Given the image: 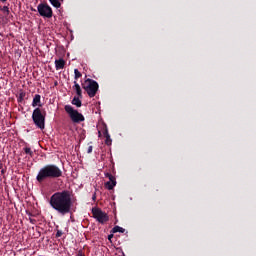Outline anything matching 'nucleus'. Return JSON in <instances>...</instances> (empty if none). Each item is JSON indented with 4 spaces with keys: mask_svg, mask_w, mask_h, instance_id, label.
<instances>
[{
    "mask_svg": "<svg viewBox=\"0 0 256 256\" xmlns=\"http://www.w3.org/2000/svg\"><path fill=\"white\" fill-rule=\"evenodd\" d=\"M7 0H0L1 3H6Z\"/></svg>",
    "mask_w": 256,
    "mask_h": 256,
    "instance_id": "25",
    "label": "nucleus"
},
{
    "mask_svg": "<svg viewBox=\"0 0 256 256\" xmlns=\"http://www.w3.org/2000/svg\"><path fill=\"white\" fill-rule=\"evenodd\" d=\"M92 215L101 225H105V223L109 221V215L103 212L100 208H92Z\"/></svg>",
    "mask_w": 256,
    "mask_h": 256,
    "instance_id": "6",
    "label": "nucleus"
},
{
    "mask_svg": "<svg viewBox=\"0 0 256 256\" xmlns=\"http://www.w3.org/2000/svg\"><path fill=\"white\" fill-rule=\"evenodd\" d=\"M112 237H113V234L108 235V240L111 241Z\"/></svg>",
    "mask_w": 256,
    "mask_h": 256,
    "instance_id": "24",
    "label": "nucleus"
},
{
    "mask_svg": "<svg viewBox=\"0 0 256 256\" xmlns=\"http://www.w3.org/2000/svg\"><path fill=\"white\" fill-rule=\"evenodd\" d=\"M51 5H53V7H56V9H59V7H61V2H59V0H49Z\"/></svg>",
    "mask_w": 256,
    "mask_h": 256,
    "instance_id": "15",
    "label": "nucleus"
},
{
    "mask_svg": "<svg viewBox=\"0 0 256 256\" xmlns=\"http://www.w3.org/2000/svg\"><path fill=\"white\" fill-rule=\"evenodd\" d=\"M105 177H107V179H109V181L111 182H113V181H117V179L115 178V176H113L111 173H109V172H106L105 173Z\"/></svg>",
    "mask_w": 256,
    "mask_h": 256,
    "instance_id": "18",
    "label": "nucleus"
},
{
    "mask_svg": "<svg viewBox=\"0 0 256 256\" xmlns=\"http://www.w3.org/2000/svg\"><path fill=\"white\" fill-rule=\"evenodd\" d=\"M1 11H3L4 15H9L10 11H9V6H3L1 8Z\"/></svg>",
    "mask_w": 256,
    "mask_h": 256,
    "instance_id": "19",
    "label": "nucleus"
},
{
    "mask_svg": "<svg viewBox=\"0 0 256 256\" xmlns=\"http://www.w3.org/2000/svg\"><path fill=\"white\" fill-rule=\"evenodd\" d=\"M55 67H56V71L64 69L65 68V60H63L62 58H60L59 60H55Z\"/></svg>",
    "mask_w": 256,
    "mask_h": 256,
    "instance_id": "10",
    "label": "nucleus"
},
{
    "mask_svg": "<svg viewBox=\"0 0 256 256\" xmlns=\"http://www.w3.org/2000/svg\"><path fill=\"white\" fill-rule=\"evenodd\" d=\"M37 9L41 17H46L47 19H51V17H53V9H51V6L48 4L40 3Z\"/></svg>",
    "mask_w": 256,
    "mask_h": 256,
    "instance_id": "7",
    "label": "nucleus"
},
{
    "mask_svg": "<svg viewBox=\"0 0 256 256\" xmlns=\"http://www.w3.org/2000/svg\"><path fill=\"white\" fill-rule=\"evenodd\" d=\"M24 152L26 153V155H29L30 157H33V155H35L33 150H31V148H29V147H25Z\"/></svg>",
    "mask_w": 256,
    "mask_h": 256,
    "instance_id": "17",
    "label": "nucleus"
},
{
    "mask_svg": "<svg viewBox=\"0 0 256 256\" xmlns=\"http://www.w3.org/2000/svg\"><path fill=\"white\" fill-rule=\"evenodd\" d=\"M112 233H125V229L120 226H115L114 229H112Z\"/></svg>",
    "mask_w": 256,
    "mask_h": 256,
    "instance_id": "14",
    "label": "nucleus"
},
{
    "mask_svg": "<svg viewBox=\"0 0 256 256\" xmlns=\"http://www.w3.org/2000/svg\"><path fill=\"white\" fill-rule=\"evenodd\" d=\"M73 89L76 92V95L80 97V99H83V91L81 90V86L79 83H77V81H74Z\"/></svg>",
    "mask_w": 256,
    "mask_h": 256,
    "instance_id": "8",
    "label": "nucleus"
},
{
    "mask_svg": "<svg viewBox=\"0 0 256 256\" xmlns=\"http://www.w3.org/2000/svg\"><path fill=\"white\" fill-rule=\"evenodd\" d=\"M93 199H96V196H95V195L93 196Z\"/></svg>",
    "mask_w": 256,
    "mask_h": 256,
    "instance_id": "26",
    "label": "nucleus"
},
{
    "mask_svg": "<svg viewBox=\"0 0 256 256\" xmlns=\"http://www.w3.org/2000/svg\"><path fill=\"white\" fill-rule=\"evenodd\" d=\"M45 117H47V112L45 110H41L39 107L33 110L32 120L38 129H45Z\"/></svg>",
    "mask_w": 256,
    "mask_h": 256,
    "instance_id": "3",
    "label": "nucleus"
},
{
    "mask_svg": "<svg viewBox=\"0 0 256 256\" xmlns=\"http://www.w3.org/2000/svg\"><path fill=\"white\" fill-rule=\"evenodd\" d=\"M71 195L72 193L69 190L54 193L49 200L50 207L60 215L71 213V207H73V198H71Z\"/></svg>",
    "mask_w": 256,
    "mask_h": 256,
    "instance_id": "1",
    "label": "nucleus"
},
{
    "mask_svg": "<svg viewBox=\"0 0 256 256\" xmlns=\"http://www.w3.org/2000/svg\"><path fill=\"white\" fill-rule=\"evenodd\" d=\"M87 153H93V146H89V147H88Z\"/></svg>",
    "mask_w": 256,
    "mask_h": 256,
    "instance_id": "23",
    "label": "nucleus"
},
{
    "mask_svg": "<svg viewBox=\"0 0 256 256\" xmlns=\"http://www.w3.org/2000/svg\"><path fill=\"white\" fill-rule=\"evenodd\" d=\"M32 107H43V105H41V95L36 94L34 96L32 101Z\"/></svg>",
    "mask_w": 256,
    "mask_h": 256,
    "instance_id": "9",
    "label": "nucleus"
},
{
    "mask_svg": "<svg viewBox=\"0 0 256 256\" xmlns=\"http://www.w3.org/2000/svg\"><path fill=\"white\" fill-rule=\"evenodd\" d=\"M103 135L105 137V144L106 145H111V143H113V140H111V135H109V130L107 128H105Z\"/></svg>",
    "mask_w": 256,
    "mask_h": 256,
    "instance_id": "11",
    "label": "nucleus"
},
{
    "mask_svg": "<svg viewBox=\"0 0 256 256\" xmlns=\"http://www.w3.org/2000/svg\"><path fill=\"white\" fill-rule=\"evenodd\" d=\"M62 235H63V231L57 230V232H56V239H59V237H61Z\"/></svg>",
    "mask_w": 256,
    "mask_h": 256,
    "instance_id": "21",
    "label": "nucleus"
},
{
    "mask_svg": "<svg viewBox=\"0 0 256 256\" xmlns=\"http://www.w3.org/2000/svg\"><path fill=\"white\" fill-rule=\"evenodd\" d=\"M74 79L77 81V79H81V77H83V74L80 73V71L78 69L74 70Z\"/></svg>",
    "mask_w": 256,
    "mask_h": 256,
    "instance_id": "16",
    "label": "nucleus"
},
{
    "mask_svg": "<svg viewBox=\"0 0 256 256\" xmlns=\"http://www.w3.org/2000/svg\"><path fill=\"white\" fill-rule=\"evenodd\" d=\"M66 113H68L71 121L73 123H81L83 121H85V116H83V114L79 113V111L75 110L73 108V106L71 105H66L64 107Z\"/></svg>",
    "mask_w": 256,
    "mask_h": 256,
    "instance_id": "5",
    "label": "nucleus"
},
{
    "mask_svg": "<svg viewBox=\"0 0 256 256\" xmlns=\"http://www.w3.org/2000/svg\"><path fill=\"white\" fill-rule=\"evenodd\" d=\"M82 89L86 91L87 95L90 98H93L97 95V92L99 91V83L97 81L88 78L82 83Z\"/></svg>",
    "mask_w": 256,
    "mask_h": 256,
    "instance_id": "4",
    "label": "nucleus"
},
{
    "mask_svg": "<svg viewBox=\"0 0 256 256\" xmlns=\"http://www.w3.org/2000/svg\"><path fill=\"white\" fill-rule=\"evenodd\" d=\"M117 185V181H108L104 184V187L108 189V191H112Z\"/></svg>",
    "mask_w": 256,
    "mask_h": 256,
    "instance_id": "12",
    "label": "nucleus"
},
{
    "mask_svg": "<svg viewBox=\"0 0 256 256\" xmlns=\"http://www.w3.org/2000/svg\"><path fill=\"white\" fill-rule=\"evenodd\" d=\"M72 105H76L77 107H81V105H82L81 97L75 96V97L72 99Z\"/></svg>",
    "mask_w": 256,
    "mask_h": 256,
    "instance_id": "13",
    "label": "nucleus"
},
{
    "mask_svg": "<svg viewBox=\"0 0 256 256\" xmlns=\"http://www.w3.org/2000/svg\"><path fill=\"white\" fill-rule=\"evenodd\" d=\"M60 177H63V170H61L59 166L55 164H46L38 171L36 181L45 183V181H49V179H59Z\"/></svg>",
    "mask_w": 256,
    "mask_h": 256,
    "instance_id": "2",
    "label": "nucleus"
},
{
    "mask_svg": "<svg viewBox=\"0 0 256 256\" xmlns=\"http://www.w3.org/2000/svg\"><path fill=\"white\" fill-rule=\"evenodd\" d=\"M76 256H85V253L83 252V250H79Z\"/></svg>",
    "mask_w": 256,
    "mask_h": 256,
    "instance_id": "22",
    "label": "nucleus"
},
{
    "mask_svg": "<svg viewBox=\"0 0 256 256\" xmlns=\"http://www.w3.org/2000/svg\"><path fill=\"white\" fill-rule=\"evenodd\" d=\"M24 98H25V93H20L18 98V103H21V101H23Z\"/></svg>",
    "mask_w": 256,
    "mask_h": 256,
    "instance_id": "20",
    "label": "nucleus"
}]
</instances>
